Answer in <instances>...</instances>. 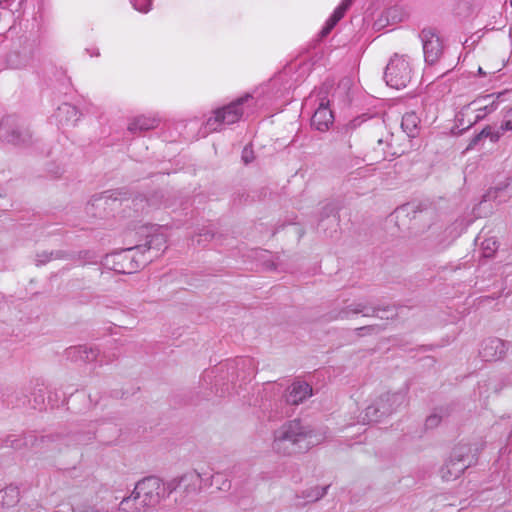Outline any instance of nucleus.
<instances>
[{"instance_id":"1","label":"nucleus","mask_w":512,"mask_h":512,"mask_svg":"<svg viewBox=\"0 0 512 512\" xmlns=\"http://www.w3.org/2000/svg\"><path fill=\"white\" fill-rule=\"evenodd\" d=\"M322 440L321 436L300 420L286 421L273 432L272 450L283 456L307 451Z\"/></svg>"},{"instance_id":"2","label":"nucleus","mask_w":512,"mask_h":512,"mask_svg":"<svg viewBox=\"0 0 512 512\" xmlns=\"http://www.w3.org/2000/svg\"><path fill=\"white\" fill-rule=\"evenodd\" d=\"M161 481L157 477H147L139 481L132 494L121 501V509L126 512H142V508L159 502Z\"/></svg>"},{"instance_id":"3","label":"nucleus","mask_w":512,"mask_h":512,"mask_svg":"<svg viewBox=\"0 0 512 512\" xmlns=\"http://www.w3.org/2000/svg\"><path fill=\"white\" fill-rule=\"evenodd\" d=\"M405 401L406 393L404 391L382 393L365 409L362 422H378L383 417L395 412L405 403Z\"/></svg>"},{"instance_id":"4","label":"nucleus","mask_w":512,"mask_h":512,"mask_svg":"<svg viewBox=\"0 0 512 512\" xmlns=\"http://www.w3.org/2000/svg\"><path fill=\"white\" fill-rule=\"evenodd\" d=\"M203 477L197 470H190L180 477L168 482L167 488L170 493L178 494L176 501L180 504H189L202 492Z\"/></svg>"},{"instance_id":"5","label":"nucleus","mask_w":512,"mask_h":512,"mask_svg":"<svg viewBox=\"0 0 512 512\" xmlns=\"http://www.w3.org/2000/svg\"><path fill=\"white\" fill-rule=\"evenodd\" d=\"M141 247H132L106 255L104 266L121 274H131L148 263L147 258L140 256Z\"/></svg>"},{"instance_id":"6","label":"nucleus","mask_w":512,"mask_h":512,"mask_svg":"<svg viewBox=\"0 0 512 512\" xmlns=\"http://www.w3.org/2000/svg\"><path fill=\"white\" fill-rule=\"evenodd\" d=\"M412 78L413 68L409 59L404 55L394 54L384 72L386 84L395 89H403L408 86Z\"/></svg>"},{"instance_id":"7","label":"nucleus","mask_w":512,"mask_h":512,"mask_svg":"<svg viewBox=\"0 0 512 512\" xmlns=\"http://www.w3.org/2000/svg\"><path fill=\"white\" fill-rule=\"evenodd\" d=\"M32 132L19 118L6 116L0 121V139L17 146L29 145Z\"/></svg>"},{"instance_id":"8","label":"nucleus","mask_w":512,"mask_h":512,"mask_svg":"<svg viewBox=\"0 0 512 512\" xmlns=\"http://www.w3.org/2000/svg\"><path fill=\"white\" fill-rule=\"evenodd\" d=\"M474 460L471 455V447L468 445H458L451 453L449 460L442 466L440 474L446 481L458 478L465 469H467Z\"/></svg>"},{"instance_id":"9","label":"nucleus","mask_w":512,"mask_h":512,"mask_svg":"<svg viewBox=\"0 0 512 512\" xmlns=\"http://www.w3.org/2000/svg\"><path fill=\"white\" fill-rule=\"evenodd\" d=\"M251 95L246 94L229 105L215 111V115L206 121L207 132H215L221 129L223 124L230 125L237 122L243 114L240 105L247 101Z\"/></svg>"},{"instance_id":"10","label":"nucleus","mask_w":512,"mask_h":512,"mask_svg":"<svg viewBox=\"0 0 512 512\" xmlns=\"http://www.w3.org/2000/svg\"><path fill=\"white\" fill-rule=\"evenodd\" d=\"M419 37L423 46L425 62L430 65L438 62L444 51V45L438 33L432 28H424Z\"/></svg>"},{"instance_id":"11","label":"nucleus","mask_w":512,"mask_h":512,"mask_svg":"<svg viewBox=\"0 0 512 512\" xmlns=\"http://www.w3.org/2000/svg\"><path fill=\"white\" fill-rule=\"evenodd\" d=\"M505 93H506V91L499 92L497 94L492 93V94L480 96V97L476 98L475 100H473L472 102H470L467 106H465L463 108L462 113L468 114L469 111L475 112L476 114H475L473 123L478 122V121L482 120L487 114H490L497 109L498 100Z\"/></svg>"},{"instance_id":"12","label":"nucleus","mask_w":512,"mask_h":512,"mask_svg":"<svg viewBox=\"0 0 512 512\" xmlns=\"http://www.w3.org/2000/svg\"><path fill=\"white\" fill-rule=\"evenodd\" d=\"M508 343L500 338H488L481 344L479 355L484 361H498L505 357Z\"/></svg>"},{"instance_id":"13","label":"nucleus","mask_w":512,"mask_h":512,"mask_svg":"<svg viewBox=\"0 0 512 512\" xmlns=\"http://www.w3.org/2000/svg\"><path fill=\"white\" fill-rule=\"evenodd\" d=\"M167 237L161 232L151 234L144 245H140V256L147 258L148 262L158 257L167 248Z\"/></svg>"},{"instance_id":"14","label":"nucleus","mask_w":512,"mask_h":512,"mask_svg":"<svg viewBox=\"0 0 512 512\" xmlns=\"http://www.w3.org/2000/svg\"><path fill=\"white\" fill-rule=\"evenodd\" d=\"M330 100L321 98L319 107L312 116V126L318 131H326L333 122V114L329 109Z\"/></svg>"},{"instance_id":"15","label":"nucleus","mask_w":512,"mask_h":512,"mask_svg":"<svg viewBox=\"0 0 512 512\" xmlns=\"http://www.w3.org/2000/svg\"><path fill=\"white\" fill-rule=\"evenodd\" d=\"M312 395L311 387L305 382L293 383L286 394V402L291 405H298Z\"/></svg>"},{"instance_id":"16","label":"nucleus","mask_w":512,"mask_h":512,"mask_svg":"<svg viewBox=\"0 0 512 512\" xmlns=\"http://www.w3.org/2000/svg\"><path fill=\"white\" fill-rule=\"evenodd\" d=\"M506 131H512V107L505 113L504 121L497 130L494 131L487 126L478 134L475 141L483 137H489L492 142H496Z\"/></svg>"},{"instance_id":"17","label":"nucleus","mask_w":512,"mask_h":512,"mask_svg":"<svg viewBox=\"0 0 512 512\" xmlns=\"http://www.w3.org/2000/svg\"><path fill=\"white\" fill-rule=\"evenodd\" d=\"M368 305L365 302H353L346 307L342 308L340 311L337 312L332 318L334 319H347L350 317L351 314H359L363 313L364 316H376L377 315V308H370L371 313L366 312L368 310Z\"/></svg>"},{"instance_id":"18","label":"nucleus","mask_w":512,"mask_h":512,"mask_svg":"<svg viewBox=\"0 0 512 512\" xmlns=\"http://www.w3.org/2000/svg\"><path fill=\"white\" fill-rule=\"evenodd\" d=\"M55 117L60 125L69 126L79 120L80 114L75 106L64 103L58 107Z\"/></svg>"},{"instance_id":"19","label":"nucleus","mask_w":512,"mask_h":512,"mask_svg":"<svg viewBox=\"0 0 512 512\" xmlns=\"http://www.w3.org/2000/svg\"><path fill=\"white\" fill-rule=\"evenodd\" d=\"M68 358L74 361L93 362L97 359L99 351L92 347L77 346L66 350Z\"/></svg>"},{"instance_id":"20","label":"nucleus","mask_w":512,"mask_h":512,"mask_svg":"<svg viewBox=\"0 0 512 512\" xmlns=\"http://www.w3.org/2000/svg\"><path fill=\"white\" fill-rule=\"evenodd\" d=\"M159 119L156 117L138 116L128 124V131L138 133L156 128L159 125Z\"/></svg>"},{"instance_id":"21","label":"nucleus","mask_w":512,"mask_h":512,"mask_svg":"<svg viewBox=\"0 0 512 512\" xmlns=\"http://www.w3.org/2000/svg\"><path fill=\"white\" fill-rule=\"evenodd\" d=\"M352 0H343L342 3L334 10L331 17L327 20L326 25L321 31V35L327 36L338 21L344 16L347 9L351 6Z\"/></svg>"},{"instance_id":"22","label":"nucleus","mask_w":512,"mask_h":512,"mask_svg":"<svg viewBox=\"0 0 512 512\" xmlns=\"http://www.w3.org/2000/svg\"><path fill=\"white\" fill-rule=\"evenodd\" d=\"M419 117L414 112H408L402 117L401 127L409 137H415L418 134Z\"/></svg>"},{"instance_id":"23","label":"nucleus","mask_w":512,"mask_h":512,"mask_svg":"<svg viewBox=\"0 0 512 512\" xmlns=\"http://www.w3.org/2000/svg\"><path fill=\"white\" fill-rule=\"evenodd\" d=\"M67 256L68 255L64 251L60 250L51 252L43 251L36 254L35 263L37 266H41L55 259H65Z\"/></svg>"},{"instance_id":"24","label":"nucleus","mask_w":512,"mask_h":512,"mask_svg":"<svg viewBox=\"0 0 512 512\" xmlns=\"http://www.w3.org/2000/svg\"><path fill=\"white\" fill-rule=\"evenodd\" d=\"M214 483L217 485L216 486L217 490L223 491V492L229 491L232 486L231 480L219 472L211 475L209 478L208 485L212 486Z\"/></svg>"},{"instance_id":"25","label":"nucleus","mask_w":512,"mask_h":512,"mask_svg":"<svg viewBox=\"0 0 512 512\" xmlns=\"http://www.w3.org/2000/svg\"><path fill=\"white\" fill-rule=\"evenodd\" d=\"M18 494L16 487H7L0 491V502L6 506H13L18 501Z\"/></svg>"},{"instance_id":"26","label":"nucleus","mask_w":512,"mask_h":512,"mask_svg":"<svg viewBox=\"0 0 512 512\" xmlns=\"http://www.w3.org/2000/svg\"><path fill=\"white\" fill-rule=\"evenodd\" d=\"M499 245L494 237L485 238L481 243V248L483 251L484 257H492L494 253L497 251Z\"/></svg>"},{"instance_id":"27","label":"nucleus","mask_w":512,"mask_h":512,"mask_svg":"<svg viewBox=\"0 0 512 512\" xmlns=\"http://www.w3.org/2000/svg\"><path fill=\"white\" fill-rule=\"evenodd\" d=\"M328 487L329 486L310 488L304 492V497L311 502L318 501L326 495Z\"/></svg>"},{"instance_id":"28","label":"nucleus","mask_w":512,"mask_h":512,"mask_svg":"<svg viewBox=\"0 0 512 512\" xmlns=\"http://www.w3.org/2000/svg\"><path fill=\"white\" fill-rule=\"evenodd\" d=\"M351 88V80L350 79H342L333 94V100L335 98H343L345 100L348 97V91Z\"/></svg>"},{"instance_id":"29","label":"nucleus","mask_w":512,"mask_h":512,"mask_svg":"<svg viewBox=\"0 0 512 512\" xmlns=\"http://www.w3.org/2000/svg\"><path fill=\"white\" fill-rule=\"evenodd\" d=\"M133 7L142 13H147L150 10L151 0H131Z\"/></svg>"},{"instance_id":"30","label":"nucleus","mask_w":512,"mask_h":512,"mask_svg":"<svg viewBox=\"0 0 512 512\" xmlns=\"http://www.w3.org/2000/svg\"><path fill=\"white\" fill-rule=\"evenodd\" d=\"M442 414L438 413V412H434L432 413L431 415H429L427 418H426V426L428 428H435L437 427L441 420H442Z\"/></svg>"},{"instance_id":"31","label":"nucleus","mask_w":512,"mask_h":512,"mask_svg":"<svg viewBox=\"0 0 512 512\" xmlns=\"http://www.w3.org/2000/svg\"><path fill=\"white\" fill-rule=\"evenodd\" d=\"M214 234L210 230H203L199 233L193 241H196L197 244H202V242L210 241L213 238Z\"/></svg>"},{"instance_id":"32","label":"nucleus","mask_w":512,"mask_h":512,"mask_svg":"<svg viewBox=\"0 0 512 512\" xmlns=\"http://www.w3.org/2000/svg\"><path fill=\"white\" fill-rule=\"evenodd\" d=\"M323 215H325L327 218L329 217H332V221L334 223L337 222V213H336V209L333 205L329 204V205H326L323 209Z\"/></svg>"},{"instance_id":"33","label":"nucleus","mask_w":512,"mask_h":512,"mask_svg":"<svg viewBox=\"0 0 512 512\" xmlns=\"http://www.w3.org/2000/svg\"><path fill=\"white\" fill-rule=\"evenodd\" d=\"M254 155L253 151L247 147H245L242 151V160L245 164H249L253 161Z\"/></svg>"},{"instance_id":"34","label":"nucleus","mask_w":512,"mask_h":512,"mask_svg":"<svg viewBox=\"0 0 512 512\" xmlns=\"http://www.w3.org/2000/svg\"><path fill=\"white\" fill-rule=\"evenodd\" d=\"M508 188V185H505L504 187H497L494 190L488 191V193L484 196V201L486 200H495L497 198V193L499 191H502L504 189Z\"/></svg>"},{"instance_id":"35","label":"nucleus","mask_w":512,"mask_h":512,"mask_svg":"<svg viewBox=\"0 0 512 512\" xmlns=\"http://www.w3.org/2000/svg\"><path fill=\"white\" fill-rule=\"evenodd\" d=\"M502 67H503V64H501L500 67H498V68H493V69L489 68L487 71L484 70L482 67H479L478 68V74L481 75V76H485L487 74H494V73L500 71L502 69Z\"/></svg>"},{"instance_id":"36","label":"nucleus","mask_w":512,"mask_h":512,"mask_svg":"<svg viewBox=\"0 0 512 512\" xmlns=\"http://www.w3.org/2000/svg\"><path fill=\"white\" fill-rule=\"evenodd\" d=\"M44 446L49 448L51 451L56 450V447L52 446V439L50 437H44L40 441Z\"/></svg>"},{"instance_id":"37","label":"nucleus","mask_w":512,"mask_h":512,"mask_svg":"<svg viewBox=\"0 0 512 512\" xmlns=\"http://www.w3.org/2000/svg\"><path fill=\"white\" fill-rule=\"evenodd\" d=\"M359 331L361 332H378L379 331V327L378 326H364V327H361V328H358Z\"/></svg>"},{"instance_id":"38","label":"nucleus","mask_w":512,"mask_h":512,"mask_svg":"<svg viewBox=\"0 0 512 512\" xmlns=\"http://www.w3.org/2000/svg\"><path fill=\"white\" fill-rule=\"evenodd\" d=\"M384 143H386V141H384L382 138H380V139H378V140H377V144H378V146H380V147H381V150H382L383 152H385L384 147H382V146L384 145Z\"/></svg>"},{"instance_id":"39","label":"nucleus","mask_w":512,"mask_h":512,"mask_svg":"<svg viewBox=\"0 0 512 512\" xmlns=\"http://www.w3.org/2000/svg\"><path fill=\"white\" fill-rule=\"evenodd\" d=\"M510 5H511V7H512V0H510Z\"/></svg>"}]
</instances>
